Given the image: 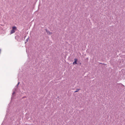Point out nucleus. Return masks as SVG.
<instances>
[{
    "label": "nucleus",
    "instance_id": "obj_1",
    "mask_svg": "<svg viewBox=\"0 0 125 125\" xmlns=\"http://www.w3.org/2000/svg\"><path fill=\"white\" fill-rule=\"evenodd\" d=\"M17 27L15 26H13L12 27V29L10 31V34H12L15 32V31L17 30Z\"/></svg>",
    "mask_w": 125,
    "mask_h": 125
},
{
    "label": "nucleus",
    "instance_id": "obj_2",
    "mask_svg": "<svg viewBox=\"0 0 125 125\" xmlns=\"http://www.w3.org/2000/svg\"><path fill=\"white\" fill-rule=\"evenodd\" d=\"M74 62L73 63V64L74 65L75 64H77V59H74Z\"/></svg>",
    "mask_w": 125,
    "mask_h": 125
},
{
    "label": "nucleus",
    "instance_id": "obj_3",
    "mask_svg": "<svg viewBox=\"0 0 125 125\" xmlns=\"http://www.w3.org/2000/svg\"><path fill=\"white\" fill-rule=\"evenodd\" d=\"M47 33H48V34H49L50 35H51L52 34V33L51 32H50L49 31L48 33L47 32Z\"/></svg>",
    "mask_w": 125,
    "mask_h": 125
},
{
    "label": "nucleus",
    "instance_id": "obj_4",
    "mask_svg": "<svg viewBox=\"0 0 125 125\" xmlns=\"http://www.w3.org/2000/svg\"><path fill=\"white\" fill-rule=\"evenodd\" d=\"M79 90H80V89H77V90H76L75 91V92H74V93H76V92H78L79 91Z\"/></svg>",
    "mask_w": 125,
    "mask_h": 125
},
{
    "label": "nucleus",
    "instance_id": "obj_5",
    "mask_svg": "<svg viewBox=\"0 0 125 125\" xmlns=\"http://www.w3.org/2000/svg\"><path fill=\"white\" fill-rule=\"evenodd\" d=\"M19 83H18V84H19Z\"/></svg>",
    "mask_w": 125,
    "mask_h": 125
}]
</instances>
